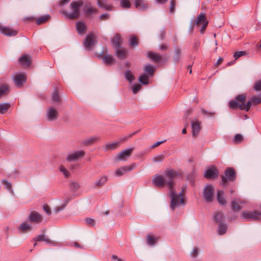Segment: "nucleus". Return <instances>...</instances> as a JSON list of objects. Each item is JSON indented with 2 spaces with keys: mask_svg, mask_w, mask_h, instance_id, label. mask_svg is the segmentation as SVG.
<instances>
[{
  "mask_svg": "<svg viewBox=\"0 0 261 261\" xmlns=\"http://www.w3.org/2000/svg\"><path fill=\"white\" fill-rule=\"evenodd\" d=\"M246 95L245 94L239 95L236 97V100H232L229 102V107L230 108H236L239 107L240 110H245L248 111L252 103V98L249 100L246 104Z\"/></svg>",
  "mask_w": 261,
  "mask_h": 261,
  "instance_id": "3",
  "label": "nucleus"
},
{
  "mask_svg": "<svg viewBox=\"0 0 261 261\" xmlns=\"http://www.w3.org/2000/svg\"><path fill=\"white\" fill-rule=\"evenodd\" d=\"M32 229V226L26 222H23L18 227V230L23 233L30 231Z\"/></svg>",
  "mask_w": 261,
  "mask_h": 261,
  "instance_id": "22",
  "label": "nucleus"
},
{
  "mask_svg": "<svg viewBox=\"0 0 261 261\" xmlns=\"http://www.w3.org/2000/svg\"><path fill=\"white\" fill-rule=\"evenodd\" d=\"M9 92V88L7 85H4L0 87V98L7 95Z\"/></svg>",
  "mask_w": 261,
  "mask_h": 261,
  "instance_id": "33",
  "label": "nucleus"
},
{
  "mask_svg": "<svg viewBox=\"0 0 261 261\" xmlns=\"http://www.w3.org/2000/svg\"><path fill=\"white\" fill-rule=\"evenodd\" d=\"M84 3L82 1L72 2L70 5V12L66 10L62 11V14L70 19H76L80 15V8L83 5Z\"/></svg>",
  "mask_w": 261,
  "mask_h": 261,
  "instance_id": "4",
  "label": "nucleus"
},
{
  "mask_svg": "<svg viewBox=\"0 0 261 261\" xmlns=\"http://www.w3.org/2000/svg\"><path fill=\"white\" fill-rule=\"evenodd\" d=\"M146 240L148 245H153L158 240V238H155L153 236L148 234L146 236Z\"/></svg>",
  "mask_w": 261,
  "mask_h": 261,
  "instance_id": "43",
  "label": "nucleus"
},
{
  "mask_svg": "<svg viewBox=\"0 0 261 261\" xmlns=\"http://www.w3.org/2000/svg\"><path fill=\"white\" fill-rule=\"evenodd\" d=\"M134 150V147L121 151L116 156V160L125 161L129 158Z\"/></svg>",
  "mask_w": 261,
  "mask_h": 261,
  "instance_id": "9",
  "label": "nucleus"
},
{
  "mask_svg": "<svg viewBox=\"0 0 261 261\" xmlns=\"http://www.w3.org/2000/svg\"><path fill=\"white\" fill-rule=\"evenodd\" d=\"M244 138L243 136L240 134L235 135L234 138V141L236 143L239 144L243 141Z\"/></svg>",
  "mask_w": 261,
  "mask_h": 261,
  "instance_id": "49",
  "label": "nucleus"
},
{
  "mask_svg": "<svg viewBox=\"0 0 261 261\" xmlns=\"http://www.w3.org/2000/svg\"><path fill=\"white\" fill-rule=\"evenodd\" d=\"M144 71L150 75H152L155 71V68L152 65H147L145 67Z\"/></svg>",
  "mask_w": 261,
  "mask_h": 261,
  "instance_id": "41",
  "label": "nucleus"
},
{
  "mask_svg": "<svg viewBox=\"0 0 261 261\" xmlns=\"http://www.w3.org/2000/svg\"><path fill=\"white\" fill-rule=\"evenodd\" d=\"M119 146V142H116L111 143H108L105 146V149L106 150H114Z\"/></svg>",
  "mask_w": 261,
  "mask_h": 261,
  "instance_id": "29",
  "label": "nucleus"
},
{
  "mask_svg": "<svg viewBox=\"0 0 261 261\" xmlns=\"http://www.w3.org/2000/svg\"><path fill=\"white\" fill-rule=\"evenodd\" d=\"M43 210L48 215H50L51 213L50 208L48 205H44Z\"/></svg>",
  "mask_w": 261,
  "mask_h": 261,
  "instance_id": "61",
  "label": "nucleus"
},
{
  "mask_svg": "<svg viewBox=\"0 0 261 261\" xmlns=\"http://www.w3.org/2000/svg\"><path fill=\"white\" fill-rule=\"evenodd\" d=\"M10 107L9 103H3L0 104V113L4 114L8 110Z\"/></svg>",
  "mask_w": 261,
  "mask_h": 261,
  "instance_id": "36",
  "label": "nucleus"
},
{
  "mask_svg": "<svg viewBox=\"0 0 261 261\" xmlns=\"http://www.w3.org/2000/svg\"><path fill=\"white\" fill-rule=\"evenodd\" d=\"M215 220L217 222H221L223 218L224 215L222 212H217L214 216Z\"/></svg>",
  "mask_w": 261,
  "mask_h": 261,
  "instance_id": "47",
  "label": "nucleus"
},
{
  "mask_svg": "<svg viewBox=\"0 0 261 261\" xmlns=\"http://www.w3.org/2000/svg\"><path fill=\"white\" fill-rule=\"evenodd\" d=\"M44 241L48 244L55 245V243L53 241L50 240L46 236Z\"/></svg>",
  "mask_w": 261,
  "mask_h": 261,
  "instance_id": "63",
  "label": "nucleus"
},
{
  "mask_svg": "<svg viewBox=\"0 0 261 261\" xmlns=\"http://www.w3.org/2000/svg\"><path fill=\"white\" fill-rule=\"evenodd\" d=\"M120 5L123 9H129L132 6L129 0H121Z\"/></svg>",
  "mask_w": 261,
  "mask_h": 261,
  "instance_id": "39",
  "label": "nucleus"
},
{
  "mask_svg": "<svg viewBox=\"0 0 261 261\" xmlns=\"http://www.w3.org/2000/svg\"><path fill=\"white\" fill-rule=\"evenodd\" d=\"M85 154V152L84 150H79L68 154L66 157V160L68 162L76 161L83 158Z\"/></svg>",
  "mask_w": 261,
  "mask_h": 261,
  "instance_id": "10",
  "label": "nucleus"
},
{
  "mask_svg": "<svg viewBox=\"0 0 261 261\" xmlns=\"http://www.w3.org/2000/svg\"><path fill=\"white\" fill-rule=\"evenodd\" d=\"M148 56L149 58L156 62H160L162 59V56L158 53L149 52L148 53Z\"/></svg>",
  "mask_w": 261,
  "mask_h": 261,
  "instance_id": "26",
  "label": "nucleus"
},
{
  "mask_svg": "<svg viewBox=\"0 0 261 261\" xmlns=\"http://www.w3.org/2000/svg\"><path fill=\"white\" fill-rule=\"evenodd\" d=\"M201 113L202 114H203L204 115H205V116L206 115L213 116L215 114V113L208 112L204 109L201 110Z\"/></svg>",
  "mask_w": 261,
  "mask_h": 261,
  "instance_id": "64",
  "label": "nucleus"
},
{
  "mask_svg": "<svg viewBox=\"0 0 261 261\" xmlns=\"http://www.w3.org/2000/svg\"><path fill=\"white\" fill-rule=\"evenodd\" d=\"M208 22L206 18L205 15L203 13H200L194 21V23L196 24L197 25H202V28L200 30V32L202 34L204 33L206 29Z\"/></svg>",
  "mask_w": 261,
  "mask_h": 261,
  "instance_id": "7",
  "label": "nucleus"
},
{
  "mask_svg": "<svg viewBox=\"0 0 261 261\" xmlns=\"http://www.w3.org/2000/svg\"><path fill=\"white\" fill-rule=\"evenodd\" d=\"M29 219L31 222L38 224L41 223L43 220L42 215L35 211L31 213Z\"/></svg>",
  "mask_w": 261,
  "mask_h": 261,
  "instance_id": "13",
  "label": "nucleus"
},
{
  "mask_svg": "<svg viewBox=\"0 0 261 261\" xmlns=\"http://www.w3.org/2000/svg\"><path fill=\"white\" fill-rule=\"evenodd\" d=\"M0 32L8 36H15L17 34V31L11 28L6 27L0 26Z\"/></svg>",
  "mask_w": 261,
  "mask_h": 261,
  "instance_id": "15",
  "label": "nucleus"
},
{
  "mask_svg": "<svg viewBox=\"0 0 261 261\" xmlns=\"http://www.w3.org/2000/svg\"><path fill=\"white\" fill-rule=\"evenodd\" d=\"M176 1L175 0H170V11L171 13H174L175 11Z\"/></svg>",
  "mask_w": 261,
  "mask_h": 261,
  "instance_id": "57",
  "label": "nucleus"
},
{
  "mask_svg": "<svg viewBox=\"0 0 261 261\" xmlns=\"http://www.w3.org/2000/svg\"><path fill=\"white\" fill-rule=\"evenodd\" d=\"M135 166V164H132L131 165L122 167L116 170L115 172V175L118 176H121L126 172L132 170L134 169Z\"/></svg>",
  "mask_w": 261,
  "mask_h": 261,
  "instance_id": "14",
  "label": "nucleus"
},
{
  "mask_svg": "<svg viewBox=\"0 0 261 261\" xmlns=\"http://www.w3.org/2000/svg\"><path fill=\"white\" fill-rule=\"evenodd\" d=\"M14 82L18 87H21L26 81V76L24 74H19L15 75Z\"/></svg>",
  "mask_w": 261,
  "mask_h": 261,
  "instance_id": "17",
  "label": "nucleus"
},
{
  "mask_svg": "<svg viewBox=\"0 0 261 261\" xmlns=\"http://www.w3.org/2000/svg\"><path fill=\"white\" fill-rule=\"evenodd\" d=\"M254 88L256 91H261V80L256 82L254 84Z\"/></svg>",
  "mask_w": 261,
  "mask_h": 261,
  "instance_id": "59",
  "label": "nucleus"
},
{
  "mask_svg": "<svg viewBox=\"0 0 261 261\" xmlns=\"http://www.w3.org/2000/svg\"><path fill=\"white\" fill-rule=\"evenodd\" d=\"M71 200V198L70 197H67L65 199L64 202L60 206H57L54 209V211L56 213H58L60 211L64 209L68 202Z\"/></svg>",
  "mask_w": 261,
  "mask_h": 261,
  "instance_id": "24",
  "label": "nucleus"
},
{
  "mask_svg": "<svg viewBox=\"0 0 261 261\" xmlns=\"http://www.w3.org/2000/svg\"><path fill=\"white\" fill-rule=\"evenodd\" d=\"M252 102L254 105H258L261 103V96H253L252 98Z\"/></svg>",
  "mask_w": 261,
  "mask_h": 261,
  "instance_id": "51",
  "label": "nucleus"
},
{
  "mask_svg": "<svg viewBox=\"0 0 261 261\" xmlns=\"http://www.w3.org/2000/svg\"><path fill=\"white\" fill-rule=\"evenodd\" d=\"M168 188L170 190L171 203L170 208L174 210L176 207L181 205H185L186 202L184 197L176 193V191L174 187L172 188V182L170 180L168 181Z\"/></svg>",
  "mask_w": 261,
  "mask_h": 261,
  "instance_id": "2",
  "label": "nucleus"
},
{
  "mask_svg": "<svg viewBox=\"0 0 261 261\" xmlns=\"http://www.w3.org/2000/svg\"><path fill=\"white\" fill-rule=\"evenodd\" d=\"M164 156L162 154L154 156L153 158V161L154 162H161L163 161Z\"/></svg>",
  "mask_w": 261,
  "mask_h": 261,
  "instance_id": "54",
  "label": "nucleus"
},
{
  "mask_svg": "<svg viewBox=\"0 0 261 261\" xmlns=\"http://www.w3.org/2000/svg\"><path fill=\"white\" fill-rule=\"evenodd\" d=\"M232 209L234 211H239L242 209V206L236 200H232L231 203Z\"/></svg>",
  "mask_w": 261,
  "mask_h": 261,
  "instance_id": "40",
  "label": "nucleus"
},
{
  "mask_svg": "<svg viewBox=\"0 0 261 261\" xmlns=\"http://www.w3.org/2000/svg\"><path fill=\"white\" fill-rule=\"evenodd\" d=\"M76 30L80 34H83L87 30L86 23L83 21H79L76 24Z\"/></svg>",
  "mask_w": 261,
  "mask_h": 261,
  "instance_id": "23",
  "label": "nucleus"
},
{
  "mask_svg": "<svg viewBox=\"0 0 261 261\" xmlns=\"http://www.w3.org/2000/svg\"><path fill=\"white\" fill-rule=\"evenodd\" d=\"M245 54V53L244 51H237L234 54L233 57L235 58V60H237L238 58H239L240 57L244 55Z\"/></svg>",
  "mask_w": 261,
  "mask_h": 261,
  "instance_id": "58",
  "label": "nucleus"
},
{
  "mask_svg": "<svg viewBox=\"0 0 261 261\" xmlns=\"http://www.w3.org/2000/svg\"><path fill=\"white\" fill-rule=\"evenodd\" d=\"M125 77L130 82H132L135 79V76L129 70L126 71L124 73Z\"/></svg>",
  "mask_w": 261,
  "mask_h": 261,
  "instance_id": "44",
  "label": "nucleus"
},
{
  "mask_svg": "<svg viewBox=\"0 0 261 261\" xmlns=\"http://www.w3.org/2000/svg\"><path fill=\"white\" fill-rule=\"evenodd\" d=\"M108 178L106 176L101 177L95 183V186L97 187H101L103 186L107 182Z\"/></svg>",
  "mask_w": 261,
  "mask_h": 261,
  "instance_id": "32",
  "label": "nucleus"
},
{
  "mask_svg": "<svg viewBox=\"0 0 261 261\" xmlns=\"http://www.w3.org/2000/svg\"><path fill=\"white\" fill-rule=\"evenodd\" d=\"M180 176V173L174 170H166L165 171V178L162 176L155 175L153 179L154 185L159 187L162 188L165 185L168 187V181L172 182V188L174 187V179Z\"/></svg>",
  "mask_w": 261,
  "mask_h": 261,
  "instance_id": "1",
  "label": "nucleus"
},
{
  "mask_svg": "<svg viewBox=\"0 0 261 261\" xmlns=\"http://www.w3.org/2000/svg\"><path fill=\"white\" fill-rule=\"evenodd\" d=\"M138 45V40L136 36H132L130 38V45L136 47Z\"/></svg>",
  "mask_w": 261,
  "mask_h": 261,
  "instance_id": "46",
  "label": "nucleus"
},
{
  "mask_svg": "<svg viewBox=\"0 0 261 261\" xmlns=\"http://www.w3.org/2000/svg\"><path fill=\"white\" fill-rule=\"evenodd\" d=\"M218 229V233L222 235L226 232L227 226L226 224L221 223L219 224Z\"/></svg>",
  "mask_w": 261,
  "mask_h": 261,
  "instance_id": "38",
  "label": "nucleus"
},
{
  "mask_svg": "<svg viewBox=\"0 0 261 261\" xmlns=\"http://www.w3.org/2000/svg\"><path fill=\"white\" fill-rule=\"evenodd\" d=\"M84 11L86 16H90L93 14L97 13L98 10L92 7L90 4H86L85 6Z\"/></svg>",
  "mask_w": 261,
  "mask_h": 261,
  "instance_id": "21",
  "label": "nucleus"
},
{
  "mask_svg": "<svg viewBox=\"0 0 261 261\" xmlns=\"http://www.w3.org/2000/svg\"><path fill=\"white\" fill-rule=\"evenodd\" d=\"M141 85L140 84H136L133 87V92L136 94L141 88Z\"/></svg>",
  "mask_w": 261,
  "mask_h": 261,
  "instance_id": "52",
  "label": "nucleus"
},
{
  "mask_svg": "<svg viewBox=\"0 0 261 261\" xmlns=\"http://www.w3.org/2000/svg\"><path fill=\"white\" fill-rule=\"evenodd\" d=\"M192 136L196 137L201 129L200 122L196 120L192 122Z\"/></svg>",
  "mask_w": 261,
  "mask_h": 261,
  "instance_id": "18",
  "label": "nucleus"
},
{
  "mask_svg": "<svg viewBox=\"0 0 261 261\" xmlns=\"http://www.w3.org/2000/svg\"><path fill=\"white\" fill-rule=\"evenodd\" d=\"M19 62L23 66H29L31 64V58L28 55L24 54L19 58Z\"/></svg>",
  "mask_w": 261,
  "mask_h": 261,
  "instance_id": "20",
  "label": "nucleus"
},
{
  "mask_svg": "<svg viewBox=\"0 0 261 261\" xmlns=\"http://www.w3.org/2000/svg\"><path fill=\"white\" fill-rule=\"evenodd\" d=\"M199 254V249L197 247H195L191 252V255L193 258H196Z\"/></svg>",
  "mask_w": 261,
  "mask_h": 261,
  "instance_id": "55",
  "label": "nucleus"
},
{
  "mask_svg": "<svg viewBox=\"0 0 261 261\" xmlns=\"http://www.w3.org/2000/svg\"><path fill=\"white\" fill-rule=\"evenodd\" d=\"M116 56L120 59H123L125 57L126 50L124 49H117L116 51Z\"/></svg>",
  "mask_w": 261,
  "mask_h": 261,
  "instance_id": "42",
  "label": "nucleus"
},
{
  "mask_svg": "<svg viewBox=\"0 0 261 261\" xmlns=\"http://www.w3.org/2000/svg\"><path fill=\"white\" fill-rule=\"evenodd\" d=\"M214 188L212 185H206L203 188V195L205 200L207 202L213 201L214 199Z\"/></svg>",
  "mask_w": 261,
  "mask_h": 261,
  "instance_id": "6",
  "label": "nucleus"
},
{
  "mask_svg": "<svg viewBox=\"0 0 261 261\" xmlns=\"http://www.w3.org/2000/svg\"><path fill=\"white\" fill-rule=\"evenodd\" d=\"M96 42V36L92 34H89L85 38L84 45L87 49L90 50Z\"/></svg>",
  "mask_w": 261,
  "mask_h": 261,
  "instance_id": "12",
  "label": "nucleus"
},
{
  "mask_svg": "<svg viewBox=\"0 0 261 261\" xmlns=\"http://www.w3.org/2000/svg\"><path fill=\"white\" fill-rule=\"evenodd\" d=\"M139 81L144 84L147 85L148 84V77L145 74L142 75L139 78Z\"/></svg>",
  "mask_w": 261,
  "mask_h": 261,
  "instance_id": "48",
  "label": "nucleus"
},
{
  "mask_svg": "<svg viewBox=\"0 0 261 261\" xmlns=\"http://www.w3.org/2000/svg\"><path fill=\"white\" fill-rule=\"evenodd\" d=\"M104 62L107 65H110L114 63L115 59L110 55H106L103 58Z\"/></svg>",
  "mask_w": 261,
  "mask_h": 261,
  "instance_id": "34",
  "label": "nucleus"
},
{
  "mask_svg": "<svg viewBox=\"0 0 261 261\" xmlns=\"http://www.w3.org/2000/svg\"><path fill=\"white\" fill-rule=\"evenodd\" d=\"M181 49L179 47H176L174 49V56L173 57L174 61L178 63L180 59Z\"/></svg>",
  "mask_w": 261,
  "mask_h": 261,
  "instance_id": "30",
  "label": "nucleus"
},
{
  "mask_svg": "<svg viewBox=\"0 0 261 261\" xmlns=\"http://www.w3.org/2000/svg\"><path fill=\"white\" fill-rule=\"evenodd\" d=\"M224 192L222 191H219L218 192L217 199L219 203L222 205H225L226 203V201L223 197Z\"/></svg>",
  "mask_w": 261,
  "mask_h": 261,
  "instance_id": "31",
  "label": "nucleus"
},
{
  "mask_svg": "<svg viewBox=\"0 0 261 261\" xmlns=\"http://www.w3.org/2000/svg\"><path fill=\"white\" fill-rule=\"evenodd\" d=\"M243 217L248 220H258L261 219V212H243Z\"/></svg>",
  "mask_w": 261,
  "mask_h": 261,
  "instance_id": "8",
  "label": "nucleus"
},
{
  "mask_svg": "<svg viewBox=\"0 0 261 261\" xmlns=\"http://www.w3.org/2000/svg\"><path fill=\"white\" fill-rule=\"evenodd\" d=\"M135 7L139 10L143 11L148 8V4L144 0H134Z\"/></svg>",
  "mask_w": 261,
  "mask_h": 261,
  "instance_id": "19",
  "label": "nucleus"
},
{
  "mask_svg": "<svg viewBox=\"0 0 261 261\" xmlns=\"http://www.w3.org/2000/svg\"><path fill=\"white\" fill-rule=\"evenodd\" d=\"M51 97L53 101L58 103L61 102L62 100L57 90H56L54 91Z\"/></svg>",
  "mask_w": 261,
  "mask_h": 261,
  "instance_id": "37",
  "label": "nucleus"
},
{
  "mask_svg": "<svg viewBox=\"0 0 261 261\" xmlns=\"http://www.w3.org/2000/svg\"><path fill=\"white\" fill-rule=\"evenodd\" d=\"M112 43L114 46H115L117 48H119L120 47L121 43V36L119 34H117L112 39Z\"/></svg>",
  "mask_w": 261,
  "mask_h": 261,
  "instance_id": "25",
  "label": "nucleus"
},
{
  "mask_svg": "<svg viewBox=\"0 0 261 261\" xmlns=\"http://www.w3.org/2000/svg\"><path fill=\"white\" fill-rule=\"evenodd\" d=\"M59 113L53 107H49L46 111V118L48 121H54L58 119Z\"/></svg>",
  "mask_w": 261,
  "mask_h": 261,
  "instance_id": "11",
  "label": "nucleus"
},
{
  "mask_svg": "<svg viewBox=\"0 0 261 261\" xmlns=\"http://www.w3.org/2000/svg\"><path fill=\"white\" fill-rule=\"evenodd\" d=\"M59 170L63 174L65 177L67 178L69 177L70 172L65 167H64L63 166H61L59 168Z\"/></svg>",
  "mask_w": 261,
  "mask_h": 261,
  "instance_id": "45",
  "label": "nucleus"
},
{
  "mask_svg": "<svg viewBox=\"0 0 261 261\" xmlns=\"http://www.w3.org/2000/svg\"><path fill=\"white\" fill-rule=\"evenodd\" d=\"M98 139L99 138L98 137H92L83 140L82 144L85 146H89L94 144Z\"/></svg>",
  "mask_w": 261,
  "mask_h": 261,
  "instance_id": "27",
  "label": "nucleus"
},
{
  "mask_svg": "<svg viewBox=\"0 0 261 261\" xmlns=\"http://www.w3.org/2000/svg\"><path fill=\"white\" fill-rule=\"evenodd\" d=\"M222 184L225 185L228 181H233L236 179V173L235 170L231 168H228L225 171V175L221 176Z\"/></svg>",
  "mask_w": 261,
  "mask_h": 261,
  "instance_id": "5",
  "label": "nucleus"
},
{
  "mask_svg": "<svg viewBox=\"0 0 261 261\" xmlns=\"http://www.w3.org/2000/svg\"><path fill=\"white\" fill-rule=\"evenodd\" d=\"M110 18V15L108 13H105L100 16L101 20H107Z\"/></svg>",
  "mask_w": 261,
  "mask_h": 261,
  "instance_id": "62",
  "label": "nucleus"
},
{
  "mask_svg": "<svg viewBox=\"0 0 261 261\" xmlns=\"http://www.w3.org/2000/svg\"><path fill=\"white\" fill-rule=\"evenodd\" d=\"M2 183L5 186L6 188L7 189L9 190L10 191H12V185L11 183H10L6 180H3Z\"/></svg>",
  "mask_w": 261,
  "mask_h": 261,
  "instance_id": "53",
  "label": "nucleus"
},
{
  "mask_svg": "<svg viewBox=\"0 0 261 261\" xmlns=\"http://www.w3.org/2000/svg\"><path fill=\"white\" fill-rule=\"evenodd\" d=\"M86 221L87 224L90 226H94L95 224V220L92 218H86Z\"/></svg>",
  "mask_w": 261,
  "mask_h": 261,
  "instance_id": "60",
  "label": "nucleus"
},
{
  "mask_svg": "<svg viewBox=\"0 0 261 261\" xmlns=\"http://www.w3.org/2000/svg\"><path fill=\"white\" fill-rule=\"evenodd\" d=\"M46 236L45 234H39V235H38L34 239V241H36V242H37V241H44L45 238Z\"/></svg>",
  "mask_w": 261,
  "mask_h": 261,
  "instance_id": "56",
  "label": "nucleus"
},
{
  "mask_svg": "<svg viewBox=\"0 0 261 261\" xmlns=\"http://www.w3.org/2000/svg\"><path fill=\"white\" fill-rule=\"evenodd\" d=\"M50 18L48 15H44L42 17L36 18V21L38 25H40L46 22Z\"/></svg>",
  "mask_w": 261,
  "mask_h": 261,
  "instance_id": "35",
  "label": "nucleus"
},
{
  "mask_svg": "<svg viewBox=\"0 0 261 261\" xmlns=\"http://www.w3.org/2000/svg\"><path fill=\"white\" fill-rule=\"evenodd\" d=\"M218 175V170L215 167H212L208 169L204 174L206 178H214Z\"/></svg>",
  "mask_w": 261,
  "mask_h": 261,
  "instance_id": "16",
  "label": "nucleus"
},
{
  "mask_svg": "<svg viewBox=\"0 0 261 261\" xmlns=\"http://www.w3.org/2000/svg\"><path fill=\"white\" fill-rule=\"evenodd\" d=\"M97 4L99 7L103 8L106 10H111L112 6L106 4V0H97Z\"/></svg>",
  "mask_w": 261,
  "mask_h": 261,
  "instance_id": "28",
  "label": "nucleus"
},
{
  "mask_svg": "<svg viewBox=\"0 0 261 261\" xmlns=\"http://www.w3.org/2000/svg\"><path fill=\"white\" fill-rule=\"evenodd\" d=\"M81 186L77 182L72 181L70 183V188L72 190H77L80 188Z\"/></svg>",
  "mask_w": 261,
  "mask_h": 261,
  "instance_id": "50",
  "label": "nucleus"
}]
</instances>
